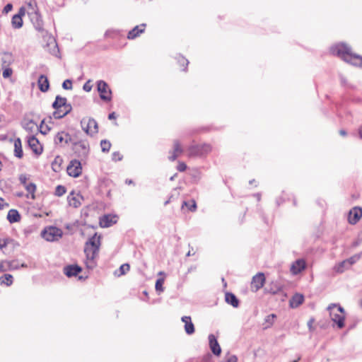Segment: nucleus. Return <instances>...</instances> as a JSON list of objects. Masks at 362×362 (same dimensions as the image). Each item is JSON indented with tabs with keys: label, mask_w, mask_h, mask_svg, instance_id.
I'll return each mask as SVG.
<instances>
[{
	"label": "nucleus",
	"mask_w": 362,
	"mask_h": 362,
	"mask_svg": "<svg viewBox=\"0 0 362 362\" xmlns=\"http://www.w3.org/2000/svg\"><path fill=\"white\" fill-rule=\"evenodd\" d=\"M37 86L40 90H48L49 83L48 78L45 75H41L37 80Z\"/></svg>",
	"instance_id": "23"
},
{
	"label": "nucleus",
	"mask_w": 362,
	"mask_h": 362,
	"mask_svg": "<svg viewBox=\"0 0 362 362\" xmlns=\"http://www.w3.org/2000/svg\"><path fill=\"white\" fill-rule=\"evenodd\" d=\"M62 161V159L59 156H57L55 158L54 162L52 163V169L55 172H57L59 170V168L60 166V163Z\"/></svg>",
	"instance_id": "37"
},
{
	"label": "nucleus",
	"mask_w": 362,
	"mask_h": 362,
	"mask_svg": "<svg viewBox=\"0 0 362 362\" xmlns=\"http://www.w3.org/2000/svg\"><path fill=\"white\" fill-rule=\"evenodd\" d=\"M146 24L142 23L140 25L135 26L132 30H130L127 35L129 39H134L139 36L140 34L143 33L145 30Z\"/></svg>",
	"instance_id": "19"
},
{
	"label": "nucleus",
	"mask_w": 362,
	"mask_h": 362,
	"mask_svg": "<svg viewBox=\"0 0 362 362\" xmlns=\"http://www.w3.org/2000/svg\"><path fill=\"white\" fill-rule=\"evenodd\" d=\"M358 134H359L360 138L362 139V126L360 127V129L358 130Z\"/></svg>",
	"instance_id": "64"
},
{
	"label": "nucleus",
	"mask_w": 362,
	"mask_h": 362,
	"mask_svg": "<svg viewBox=\"0 0 362 362\" xmlns=\"http://www.w3.org/2000/svg\"><path fill=\"white\" fill-rule=\"evenodd\" d=\"M25 189L28 193H30L31 199H35V192L36 190V185L34 183H29L28 185L25 187Z\"/></svg>",
	"instance_id": "32"
},
{
	"label": "nucleus",
	"mask_w": 362,
	"mask_h": 362,
	"mask_svg": "<svg viewBox=\"0 0 362 362\" xmlns=\"http://www.w3.org/2000/svg\"><path fill=\"white\" fill-rule=\"evenodd\" d=\"M265 282V277L263 273H258L255 276H253L251 287L252 288H255V291H257L259 288H261Z\"/></svg>",
	"instance_id": "12"
},
{
	"label": "nucleus",
	"mask_w": 362,
	"mask_h": 362,
	"mask_svg": "<svg viewBox=\"0 0 362 362\" xmlns=\"http://www.w3.org/2000/svg\"><path fill=\"white\" fill-rule=\"evenodd\" d=\"M117 222V217L111 215H105L100 220V225L103 228H107Z\"/></svg>",
	"instance_id": "20"
},
{
	"label": "nucleus",
	"mask_w": 362,
	"mask_h": 362,
	"mask_svg": "<svg viewBox=\"0 0 362 362\" xmlns=\"http://www.w3.org/2000/svg\"><path fill=\"white\" fill-rule=\"evenodd\" d=\"M44 121H42L41 124L38 127V129L41 134H46L48 131H49V128L47 125H43Z\"/></svg>",
	"instance_id": "44"
},
{
	"label": "nucleus",
	"mask_w": 362,
	"mask_h": 362,
	"mask_svg": "<svg viewBox=\"0 0 362 362\" xmlns=\"http://www.w3.org/2000/svg\"><path fill=\"white\" fill-rule=\"evenodd\" d=\"M70 140V135L64 132H58L54 137V142L57 144H62L63 142L68 144Z\"/></svg>",
	"instance_id": "21"
},
{
	"label": "nucleus",
	"mask_w": 362,
	"mask_h": 362,
	"mask_svg": "<svg viewBox=\"0 0 362 362\" xmlns=\"http://www.w3.org/2000/svg\"><path fill=\"white\" fill-rule=\"evenodd\" d=\"M6 264L8 267V269H16L18 267V264L15 261L7 262Z\"/></svg>",
	"instance_id": "48"
},
{
	"label": "nucleus",
	"mask_w": 362,
	"mask_h": 362,
	"mask_svg": "<svg viewBox=\"0 0 362 362\" xmlns=\"http://www.w3.org/2000/svg\"><path fill=\"white\" fill-rule=\"evenodd\" d=\"M81 270V267L78 265H68L64 268V273L68 277H72L78 275Z\"/></svg>",
	"instance_id": "17"
},
{
	"label": "nucleus",
	"mask_w": 362,
	"mask_h": 362,
	"mask_svg": "<svg viewBox=\"0 0 362 362\" xmlns=\"http://www.w3.org/2000/svg\"><path fill=\"white\" fill-rule=\"evenodd\" d=\"M107 87V83L105 81L100 80L97 82L96 90H106Z\"/></svg>",
	"instance_id": "40"
},
{
	"label": "nucleus",
	"mask_w": 362,
	"mask_h": 362,
	"mask_svg": "<svg viewBox=\"0 0 362 362\" xmlns=\"http://www.w3.org/2000/svg\"><path fill=\"white\" fill-rule=\"evenodd\" d=\"M360 258L361 255H355L350 258L345 259V261L347 262V265L351 267V265L355 264Z\"/></svg>",
	"instance_id": "35"
},
{
	"label": "nucleus",
	"mask_w": 362,
	"mask_h": 362,
	"mask_svg": "<svg viewBox=\"0 0 362 362\" xmlns=\"http://www.w3.org/2000/svg\"><path fill=\"white\" fill-rule=\"evenodd\" d=\"M22 127L30 133H33L38 129V126L32 119L25 117L21 122Z\"/></svg>",
	"instance_id": "13"
},
{
	"label": "nucleus",
	"mask_w": 362,
	"mask_h": 362,
	"mask_svg": "<svg viewBox=\"0 0 362 362\" xmlns=\"http://www.w3.org/2000/svg\"><path fill=\"white\" fill-rule=\"evenodd\" d=\"M62 234V230L54 226L46 228L41 233L42 237L49 242L58 240Z\"/></svg>",
	"instance_id": "3"
},
{
	"label": "nucleus",
	"mask_w": 362,
	"mask_h": 362,
	"mask_svg": "<svg viewBox=\"0 0 362 362\" xmlns=\"http://www.w3.org/2000/svg\"><path fill=\"white\" fill-rule=\"evenodd\" d=\"M100 98L101 100L108 102L112 98V92H100Z\"/></svg>",
	"instance_id": "38"
},
{
	"label": "nucleus",
	"mask_w": 362,
	"mask_h": 362,
	"mask_svg": "<svg viewBox=\"0 0 362 362\" xmlns=\"http://www.w3.org/2000/svg\"><path fill=\"white\" fill-rule=\"evenodd\" d=\"M16 15H20V17L22 18L25 15V8L23 7L21 8Z\"/></svg>",
	"instance_id": "61"
},
{
	"label": "nucleus",
	"mask_w": 362,
	"mask_h": 362,
	"mask_svg": "<svg viewBox=\"0 0 362 362\" xmlns=\"http://www.w3.org/2000/svg\"><path fill=\"white\" fill-rule=\"evenodd\" d=\"M29 15L35 28L39 32H44L43 22L39 12L34 11L33 12L29 13Z\"/></svg>",
	"instance_id": "10"
},
{
	"label": "nucleus",
	"mask_w": 362,
	"mask_h": 362,
	"mask_svg": "<svg viewBox=\"0 0 362 362\" xmlns=\"http://www.w3.org/2000/svg\"><path fill=\"white\" fill-rule=\"evenodd\" d=\"M164 283V279H158L156 280V290L158 292H163V284Z\"/></svg>",
	"instance_id": "41"
},
{
	"label": "nucleus",
	"mask_w": 362,
	"mask_h": 362,
	"mask_svg": "<svg viewBox=\"0 0 362 362\" xmlns=\"http://www.w3.org/2000/svg\"><path fill=\"white\" fill-rule=\"evenodd\" d=\"M12 8H13V5H12V4L8 3V4H7L4 6V9H3V13H8V12H10V11L12 10Z\"/></svg>",
	"instance_id": "52"
},
{
	"label": "nucleus",
	"mask_w": 362,
	"mask_h": 362,
	"mask_svg": "<svg viewBox=\"0 0 362 362\" xmlns=\"http://www.w3.org/2000/svg\"><path fill=\"white\" fill-rule=\"evenodd\" d=\"M66 188L62 185H58L55 189L54 194L61 197L66 193Z\"/></svg>",
	"instance_id": "39"
},
{
	"label": "nucleus",
	"mask_w": 362,
	"mask_h": 362,
	"mask_svg": "<svg viewBox=\"0 0 362 362\" xmlns=\"http://www.w3.org/2000/svg\"><path fill=\"white\" fill-rule=\"evenodd\" d=\"M276 316L274 314H271L266 317L265 322L268 323V325L266 326V327H268L273 324L274 318H276Z\"/></svg>",
	"instance_id": "43"
},
{
	"label": "nucleus",
	"mask_w": 362,
	"mask_h": 362,
	"mask_svg": "<svg viewBox=\"0 0 362 362\" xmlns=\"http://www.w3.org/2000/svg\"><path fill=\"white\" fill-rule=\"evenodd\" d=\"M350 268L349 266L347 265V262L344 260L338 264H337L334 269L337 273H343L345 270L349 269Z\"/></svg>",
	"instance_id": "28"
},
{
	"label": "nucleus",
	"mask_w": 362,
	"mask_h": 362,
	"mask_svg": "<svg viewBox=\"0 0 362 362\" xmlns=\"http://www.w3.org/2000/svg\"><path fill=\"white\" fill-rule=\"evenodd\" d=\"M68 202L70 206L75 208H77L81 205V202L76 197L73 196V194L68 197Z\"/></svg>",
	"instance_id": "31"
},
{
	"label": "nucleus",
	"mask_w": 362,
	"mask_h": 362,
	"mask_svg": "<svg viewBox=\"0 0 362 362\" xmlns=\"http://www.w3.org/2000/svg\"><path fill=\"white\" fill-rule=\"evenodd\" d=\"M93 88V85L91 83V81L88 80L83 86V90H91Z\"/></svg>",
	"instance_id": "50"
},
{
	"label": "nucleus",
	"mask_w": 362,
	"mask_h": 362,
	"mask_svg": "<svg viewBox=\"0 0 362 362\" xmlns=\"http://www.w3.org/2000/svg\"><path fill=\"white\" fill-rule=\"evenodd\" d=\"M238 358L235 355H228L222 362H237Z\"/></svg>",
	"instance_id": "46"
},
{
	"label": "nucleus",
	"mask_w": 362,
	"mask_h": 362,
	"mask_svg": "<svg viewBox=\"0 0 362 362\" xmlns=\"http://www.w3.org/2000/svg\"><path fill=\"white\" fill-rule=\"evenodd\" d=\"M314 322H315L314 318H310L308 322V327L310 331L313 330V324L314 323Z\"/></svg>",
	"instance_id": "55"
},
{
	"label": "nucleus",
	"mask_w": 362,
	"mask_h": 362,
	"mask_svg": "<svg viewBox=\"0 0 362 362\" xmlns=\"http://www.w3.org/2000/svg\"><path fill=\"white\" fill-rule=\"evenodd\" d=\"M8 240H4L3 241L0 240V249H3L7 245Z\"/></svg>",
	"instance_id": "59"
},
{
	"label": "nucleus",
	"mask_w": 362,
	"mask_h": 362,
	"mask_svg": "<svg viewBox=\"0 0 362 362\" xmlns=\"http://www.w3.org/2000/svg\"><path fill=\"white\" fill-rule=\"evenodd\" d=\"M66 100L64 98H62L60 96H57L55 101L52 104L53 108L56 110L54 115L55 118H62L65 116L71 107L66 105Z\"/></svg>",
	"instance_id": "2"
},
{
	"label": "nucleus",
	"mask_w": 362,
	"mask_h": 362,
	"mask_svg": "<svg viewBox=\"0 0 362 362\" xmlns=\"http://www.w3.org/2000/svg\"><path fill=\"white\" fill-rule=\"evenodd\" d=\"M28 177L25 174H21L19 175V181L21 182V185H23L24 186V187L28 185V184L27 183V180H28Z\"/></svg>",
	"instance_id": "47"
},
{
	"label": "nucleus",
	"mask_w": 362,
	"mask_h": 362,
	"mask_svg": "<svg viewBox=\"0 0 362 362\" xmlns=\"http://www.w3.org/2000/svg\"><path fill=\"white\" fill-rule=\"evenodd\" d=\"M305 262L303 259H299L292 264L291 271L293 274H298L305 269Z\"/></svg>",
	"instance_id": "16"
},
{
	"label": "nucleus",
	"mask_w": 362,
	"mask_h": 362,
	"mask_svg": "<svg viewBox=\"0 0 362 362\" xmlns=\"http://www.w3.org/2000/svg\"><path fill=\"white\" fill-rule=\"evenodd\" d=\"M225 300L228 304L231 305L234 308L239 305V300L237 297L232 293L228 292L225 295Z\"/></svg>",
	"instance_id": "22"
},
{
	"label": "nucleus",
	"mask_w": 362,
	"mask_h": 362,
	"mask_svg": "<svg viewBox=\"0 0 362 362\" xmlns=\"http://www.w3.org/2000/svg\"><path fill=\"white\" fill-rule=\"evenodd\" d=\"M21 218L18 211L16 209H11L7 214V219L11 223L18 222Z\"/></svg>",
	"instance_id": "26"
},
{
	"label": "nucleus",
	"mask_w": 362,
	"mask_h": 362,
	"mask_svg": "<svg viewBox=\"0 0 362 362\" xmlns=\"http://www.w3.org/2000/svg\"><path fill=\"white\" fill-rule=\"evenodd\" d=\"M23 19L20 15H14L11 19V24L14 28H21L23 26Z\"/></svg>",
	"instance_id": "29"
},
{
	"label": "nucleus",
	"mask_w": 362,
	"mask_h": 362,
	"mask_svg": "<svg viewBox=\"0 0 362 362\" xmlns=\"http://www.w3.org/2000/svg\"><path fill=\"white\" fill-rule=\"evenodd\" d=\"M101 149L103 152H108L111 147V144L107 140H102L100 141Z\"/></svg>",
	"instance_id": "34"
},
{
	"label": "nucleus",
	"mask_w": 362,
	"mask_h": 362,
	"mask_svg": "<svg viewBox=\"0 0 362 362\" xmlns=\"http://www.w3.org/2000/svg\"><path fill=\"white\" fill-rule=\"evenodd\" d=\"M8 204L7 203H4V200L3 198L0 197V209H2L4 206H8Z\"/></svg>",
	"instance_id": "58"
},
{
	"label": "nucleus",
	"mask_w": 362,
	"mask_h": 362,
	"mask_svg": "<svg viewBox=\"0 0 362 362\" xmlns=\"http://www.w3.org/2000/svg\"><path fill=\"white\" fill-rule=\"evenodd\" d=\"M130 269V266L129 264H123L119 267V276L125 274Z\"/></svg>",
	"instance_id": "42"
},
{
	"label": "nucleus",
	"mask_w": 362,
	"mask_h": 362,
	"mask_svg": "<svg viewBox=\"0 0 362 362\" xmlns=\"http://www.w3.org/2000/svg\"><path fill=\"white\" fill-rule=\"evenodd\" d=\"M81 164L77 160H73L67 166L66 171L69 175L77 177L81 174Z\"/></svg>",
	"instance_id": "9"
},
{
	"label": "nucleus",
	"mask_w": 362,
	"mask_h": 362,
	"mask_svg": "<svg viewBox=\"0 0 362 362\" xmlns=\"http://www.w3.org/2000/svg\"><path fill=\"white\" fill-rule=\"evenodd\" d=\"M177 62L181 67H183L182 70L185 71L189 64V61L182 56H179L177 58Z\"/></svg>",
	"instance_id": "33"
},
{
	"label": "nucleus",
	"mask_w": 362,
	"mask_h": 362,
	"mask_svg": "<svg viewBox=\"0 0 362 362\" xmlns=\"http://www.w3.org/2000/svg\"><path fill=\"white\" fill-rule=\"evenodd\" d=\"M82 129L88 135L93 136L98 133V126L97 122L91 117H84L81 121Z\"/></svg>",
	"instance_id": "4"
},
{
	"label": "nucleus",
	"mask_w": 362,
	"mask_h": 362,
	"mask_svg": "<svg viewBox=\"0 0 362 362\" xmlns=\"http://www.w3.org/2000/svg\"><path fill=\"white\" fill-rule=\"evenodd\" d=\"M122 158V157L120 156L119 153H118V152H114L112 153V159L114 160H121Z\"/></svg>",
	"instance_id": "53"
},
{
	"label": "nucleus",
	"mask_w": 362,
	"mask_h": 362,
	"mask_svg": "<svg viewBox=\"0 0 362 362\" xmlns=\"http://www.w3.org/2000/svg\"><path fill=\"white\" fill-rule=\"evenodd\" d=\"M73 151L78 157L85 158L89 152V145L87 141H80L73 144Z\"/></svg>",
	"instance_id": "7"
},
{
	"label": "nucleus",
	"mask_w": 362,
	"mask_h": 362,
	"mask_svg": "<svg viewBox=\"0 0 362 362\" xmlns=\"http://www.w3.org/2000/svg\"><path fill=\"white\" fill-rule=\"evenodd\" d=\"M177 169L180 172H184L187 169V165L183 162H179Z\"/></svg>",
	"instance_id": "51"
},
{
	"label": "nucleus",
	"mask_w": 362,
	"mask_h": 362,
	"mask_svg": "<svg viewBox=\"0 0 362 362\" xmlns=\"http://www.w3.org/2000/svg\"><path fill=\"white\" fill-rule=\"evenodd\" d=\"M336 308H337V312H339L340 314H344V309L341 306L337 304Z\"/></svg>",
	"instance_id": "62"
},
{
	"label": "nucleus",
	"mask_w": 362,
	"mask_h": 362,
	"mask_svg": "<svg viewBox=\"0 0 362 362\" xmlns=\"http://www.w3.org/2000/svg\"><path fill=\"white\" fill-rule=\"evenodd\" d=\"M304 297L303 295L296 293L290 300V305L292 308H297L303 303Z\"/></svg>",
	"instance_id": "25"
},
{
	"label": "nucleus",
	"mask_w": 362,
	"mask_h": 362,
	"mask_svg": "<svg viewBox=\"0 0 362 362\" xmlns=\"http://www.w3.org/2000/svg\"><path fill=\"white\" fill-rule=\"evenodd\" d=\"M100 245V236H97V234L92 236L86 243V246L95 247V250H99Z\"/></svg>",
	"instance_id": "24"
},
{
	"label": "nucleus",
	"mask_w": 362,
	"mask_h": 362,
	"mask_svg": "<svg viewBox=\"0 0 362 362\" xmlns=\"http://www.w3.org/2000/svg\"><path fill=\"white\" fill-rule=\"evenodd\" d=\"M362 216V209L359 206H355L350 210L348 216V221L350 224H356Z\"/></svg>",
	"instance_id": "11"
},
{
	"label": "nucleus",
	"mask_w": 362,
	"mask_h": 362,
	"mask_svg": "<svg viewBox=\"0 0 362 362\" xmlns=\"http://www.w3.org/2000/svg\"><path fill=\"white\" fill-rule=\"evenodd\" d=\"M181 320L185 323V325H187L188 322H192L191 317L189 316H183Z\"/></svg>",
	"instance_id": "57"
},
{
	"label": "nucleus",
	"mask_w": 362,
	"mask_h": 362,
	"mask_svg": "<svg viewBox=\"0 0 362 362\" xmlns=\"http://www.w3.org/2000/svg\"><path fill=\"white\" fill-rule=\"evenodd\" d=\"M62 88L65 90H69L72 88V81L70 79L65 80L62 83Z\"/></svg>",
	"instance_id": "45"
},
{
	"label": "nucleus",
	"mask_w": 362,
	"mask_h": 362,
	"mask_svg": "<svg viewBox=\"0 0 362 362\" xmlns=\"http://www.w3.org/2000/svg\"><path fill=\"white\" fill-rule=\"evenodd\" d=\"M211 151V146L209 144H202L192 146L189 148V157L204 156Z\"/></svg>",
	"instance_id": "5"
},
{
	"label": "nucleus",
	"mask_w": 362,
	"mask_h": 362,
	"mask_svg": "<svg viewBox=\"0 0 362 362\" xmlns=\"http://www.w3.org/2000/svg\"><path fill=\"white\" fill-rule=\"evenodd\" d=\"M7 262H2L0 263V272H5L8 269V267L6 264Z\"/></svg>",
	"instance_id": "54"
},
{
	"label": "nucleus",
	"mask_w": 362,
	"mask_h": 362,
	"mask_svg": "<svg viewBox=\"0 0 362 362\" xmlns=\"http://www.w3.org/2000/svg\"><path fill=\"white\" fill-rule=\"evenodd\" d=\"M185 330L187 334H192L194 332V326L192 322H188L185 325Z\"/></svg>",
	"instance_id": "36"
},
{
	"label": "nucleus",
	"mask_w": 362,
	"mask_h": 362,
	"mask_svg": "<svg viewBox=\"0 0 362 362\" xmlns=\"http://www.w3.org/2000/svg\"><path fill=\"white\" fill-rule=\"evenodd\" d=\"M183 152V149L177 140H175L173 143V150L170 152L171 155L168 157L169 160L174 161L180 154Z\"/></svg>",
	"instance_id": "18"
},
{
	"label": "nucleus",
	"mask_w": 362,
	"mask_h": 362,
	"mask_svg": "<svg viewBox=\"0 0 362 362\" xmlns=\"http://www.w3.org/2000/svg\"><path fill=\"white\" fill-rule=\"evenodd\" d=\"M336 307L337 304L332 303L327 307V310L329 311L332 320L337 324L339 329H341L344 327L345 315L344 314H340L337 312L335 313L334 309L336 308Z\"/></svg>",
	"instance_id": "6"
},
{
	"label": "nucleus",
	"mask_w": 362,
	"mask_h": 362,
	"mask_svg": "<svg viewBox=\"0 0 362 362\" xmlns=\"http://www.w3.org/2000/svg\"><path fill=\"white\" fill-rule=\"evenodd\" d=\"M11 74H12V69L10 68H6L5 69H4L3 73H2V76L5 78L10 77Z\"/></svg>",
	"instance_id": "49"
},
{
	"label": "nucleus",
	"mask_w": 362,
	"mask_h": 362,
	"mask_svg": "<svg viewBox=\"0 0 362 362\" xmlns=\"http://www.w3.org/2000/svg\"><path fill=\"white\" fill-rule=\"evenodd\" d=\"M28 146L36 155H40L42 152V147L40 145L39 141L34 136L29 137Z\"/></svg>",
	"instance_id": "15"
},
{
	"label": "nucleus",
	"mask_w": 362,
	"mask_h": 362,
	"mask_svg": "<svg viewBox=\"0 0 362 362\" xmlns=\"http://www.w3.org/2000/svg\"><path fill=\"white\" fill-rule=\"evenodd\" d=\"M13 283V276L8 274H4L0 277V284L11 286Z\"/></svg>",
	"instance_id": "30"
},
{
	"label": "nucleus",
	"mask_w": 362,
	"mask_h": 362,
	"mask_svg": "<svg viewBox=\"0 0 362 362\" xmlns=\"http://www.w3.org/2000/svg\"><path fill=\"white\" fill-rule=\"evenodd\" d=\"M209 343L212 353L216 356H219L221 353V349L216 337L212 334L209 335Z\"/></svg>",
	"instance_id": "14"
},
{
	"label": "nucleus",
	"mask_w": 362,
	"mask_h": 362,
	"mask_svg": "<svg viewBox=\"0 0 362 362\" xmlns=\"http://www.w3.org/2000/svg\"><path fill=\"white\" fill-rule=\"evenodd\" d=\"M99 250H95V247H89V246H85L84 248V252L86 256V267L88 269H93L95 266V263L94 261V259L95 256L97 255Z\"/></svg>",
	"instance_id": "8"
},
{
	"label": "nucleus",
	"mask_w": 362,
	"mask_h": 362,
	"mask_svg": "<svg viewBox=\"0 0 362 362\" xmlns=\"http://www.w3.org/2000/svg\"><path fill=\"white\" fill-rule=\"evenodd\" d=\"M117 118V115H116V113L115 112H111L110 114H109L108 115V119H115Z\"/></svg>",
	"instance_id": "63"
},
{
	"label": "nucleus",
	"mask_w": 362,
	"mask_h": 362,
	"mask_svg": "<svg viewBox=\"0 0 362 362\" xmlns=\"http://www.w3.org/2000/svg\"><path fill=\"white\" fill-rule=\"evenodd\" d=\"M181 320L185 323V325H187L188 322H192L191 317L189 316H183Z\"/></svg>",
	"instance_id": "56"
},
{
	"label": "nucleus",
	"mask_w": 362,
	"mask_h": 362,
	"mask_svg": "<svg viewBox=\"0 0 362 362\" xmlns=\"http://www.w3.org/2000/svg\"><path fill=\"white\" fill-rule=\"evenodd\" d=\"M192 204L190 206V207L189 208V209L191 211H194L196 210L197 209V204H196V202L193 200L192 201Z\"/></svg>",
	"instance_id": "60"
},
{
	"label": "nucleus",
	"mask_w": 362,
	"mask_h": 362,
	"mask_svg": "<svg viewBox=\"0 0 362 362\" xmlns=\"http://www.w3.org/2000/svg\"><path fill=\"white\" fill-rule=\"evenodd\" d=\"M331 52L334 55H337L346 62L352 65L362 67V57L353 54L351 49L344 43H339L331 47Z\"/></svg>",
	"instance_id": "1"
},
{
	"label": "nucleus",
	"mask_w": 362,
	"mask_h": 362,
	"mask_svg": "<svg viewBox=\"0 0 362 362\" xmlns=\"http://www.w3.org/2000/svg\"><path fill=\"white\" fill-rule=\"evenodd\" d=\"M14 155L17 158H21L23 157V149L21 145V141L19 138L14 141Z\"/></svg>",
	"instance_id": "27"
}]
</instances>
